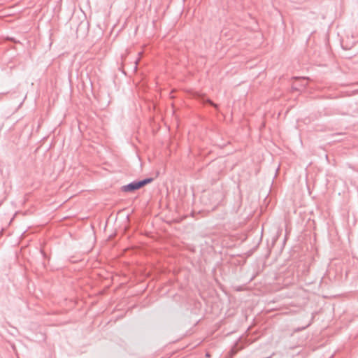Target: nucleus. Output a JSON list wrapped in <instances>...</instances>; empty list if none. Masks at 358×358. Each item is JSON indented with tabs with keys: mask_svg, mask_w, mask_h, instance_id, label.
Instances as JSON below:
<instances>
[{
	"mask_svg": "<svg viewBox=\"0 0 358 358\" xmlns=\"http://www.w3.org/2000/svg\"><path fill=\"white\" fill-rule=\"evenodd\" d=\"M153 181L152 178H147L141 180H134L126 185H123L121 189L124 192H134L138 190L145 185L152 182Z\"/></svg>",
	"mask_w": 358,
	"mask_h": 358,
	"instance_id": "1",
	"label": "nucleus"
},
{
	"mask_svg": "<svg viewBox=\"0 0 358 358\" xmlns=\"http://www.w3.org/2000/svg\"><path fill=\"white\" fill-rule=\"evenodd\" d=\"M308 80L306 78H295L292 88L294 91H301L306 88Z\"/></svg>",
	"mask_w": 358,
	"mask_h": 358,
	"instance_id": "2",
	"label": "nucleus"
},
{
	"mask_svg": "<svg viewBox=\"0 0 358 358\" xmlns=\"http://www.w3.org/2000/svg\"><path fill=\"white\" fill-rule=\"evenodd\" d=\"M206 103H208L209 104H210L211 106H213V107L215 108H217V105L214 103L210 99H207L206 101H205Z\"/></svg>",
	"mask_w": 358,
	"mask_h": 358,
	"instance_id": "3",
	"label": "nucleus"
},
{
	"mask_svg": "<svg viewBox=\"0 0 358 358\" xmlns=\"http://www.w3.org/2000/svg\"><path fill=\"white\" fill-rule=\"evenodd\" d=\"M230 357H232L236 353V351L234 349H232L231 351H230Z\"/></svg>",
	"mask_w": 358,
	"mask_h": 358,
	"instance_id": "4",
	"label": "nucleus"
},
{
	"mask_svg": "<svg viewBox=\"0 0 358 358\" xmlns=\"http://www.w3.org/2000/svg\"><path fill=\"white\" fill-rule=\"evenodd\" d=\"M206 357H210L209 353H206Z\"/></svg>",
	"mask_w": 358,
	"mask_h": 358,
	"instance_id": "5",
	"label": "nucleus"
}]
</instances>
